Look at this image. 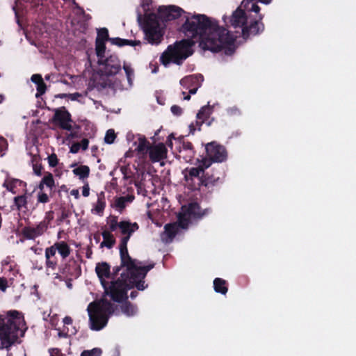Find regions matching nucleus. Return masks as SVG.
Instances as JSON below:
<instances>
[{"instance_id":"2eb2a0df","label":"nucleus","mask_w":356,"mask_h":356,"mask_svg":"<svg viewBox=\"0 0 356 356\" xmlns=\"http://www.w3.org/2000/svg\"><path fill=\"white\" fill-rule=\"evenodd\" d=\"M53 122L58 124L62 129L67 131L72 129V126L70 124L72 122L71 115L65 107L56 111L53 117Z\"/></svg>"},{"instance_id":"cd10ccee","label":"nucleus","mask_w":356,"mask_h":356,"mask_svg":"<svg viewBox=\"0 0 356 356\" xmlns=\"http://www.w3.org/2000/svg\"><path fill=\"white\" fill-rule=\"evenodd\" d=\"M213 289L216 293L225 295L228 291V286L226 280L216 277L213 280Z\"/></svg>"},{"instance_id":"13d9d810","label":"nucleus","mask_w":356,"mask_h":356,"mask_svg":"<svg viewBox=\"0 0 356 356\" xmlns=\"http://www.w3.org/2000/svg\"><path fill=\"white\" fill-rule=\"evenodd\" d=\"M50 356H64L61 350L57 348H52L49 349Z\"/></svg>"},{"instance_id":"0e129e2a","label":"nucleus","mask_w":356,"mask_h":356,"mask_svg":"<svg viewBox=\"0 0 356 356\" xmlns=\"http://www.w3.org/2000/svg\"><path fill=\"white\" fill-rule=\"evenodd\" d=\"M58 337L59 338H67L68 337V329L65 331V329L63 330H60L58 329Z\"/></svg>"},{"instance_id":"49530a36","label":"nucleus","mask_w":356,"mask_h":356,"mask_svg":"<svg viewBox=\"0 0 356 356\" xmlns=\"http://www.w3.org/2000/svg\"><path fill=\"white\" fill-rule=\"evenodd\" d=\"M102 353V350L99 348H95L90 350H83L81 356H96L99 355Z\"/></svg>"},{"instance_id":"c03bdc74","label":"nucleus","mask_w":356,"mask_h":356,"mask_svg":"<svg viewBox=\"0 0 356 356\" xmlns=\"http://www.w3.org/2000/svg\"><path fill=\"white\" fill-rule=\"evenodd\" d=\"M37 92L35 97L38 98L44 95L47 90V85L44 80L41 81L38 86H36Z\"/></svg>"},{"instance_id":"473e14b6","label":"nucleus","mask_w":356,"mask_h":356,"mask_svg":"<svg viewBox=\"0 0 356 356\" xmlns=\"http://www.w3.org/2000/svg\"><path fill=\"white\" fill-rule=\"evenodd\" d=\"M73 173L78 176L80 179L88 177L90 175V168L88 165H80L72 170Z\"/></svg>"},{"instance_id":"72a5a7b5","label":"nucleus","mask_w":356,"mask_h":356,"mask_svg":"<svg viewBox=\"0 0 356 356\" xmlns=\"http://www.w3.org/2000/svg\"><path fill=\"white\" fill-rule=\"evenodd\" d=\"M22 234L23 236L29 240L35 239L39 236L36 233V231L33 227L26 226L22 229Z\"/></svg>"},{"instance_id":"c9c22d12","label":"nucleus","mask_w":356,"mask_h":356,"mask_svg":"<svg viewBox=\"0 0 356 356\" xmlns=\"http://www.w3.org/2000/svg\"><path fill=\"white\" fill-rule=\"evenodd\" d=\"M95 51L98 60L102 59L105 57L106 44L104 42L95 41Z\"/></svg>"},{"instance_id":"c756f323","label":"nucleus","mask_w":356,"mask_h":356,"mask_svg":"<svg viewBox=\"0 0 356 356\" xmlns=\"http://www.w3.org/2000/svg\"><path fill=\"white\" fill-rule=\"evenodd\" d=\"M110 42H111L112 44L117 45L118 47H123L125 45L134 47L140 45L141 44L140 40H131L127 39H122L120 38H112L110 40Z\"/></svg>"},{"instance_id":"3c124183","label":"nucleus","mask_w":356,"mask_h":356,"mask_svg":"<svg viewBox=\"0 0 356 356\" xmlns=\"http://www.w3.org/2000/svg\"><path fill=\"white\" fill-rule=\"evenodd\" d=\"M48 163L50 167H56L58 163V159L56 154L53 153L48 156Z\"/></svg>"},{"instance_id":"f3484780","label":"nucleus","mask_w":356,"mask_h":356,"mask_svg":"<svg viewBox=\"0 0 356 356\" xmlns=\"http://www.w3.org/2000/svg\"><path fill=\"white\" fill-rule=\"evenodd\" d=\"M195 155L194 147L190 141L183 140L179 149L178 158L185 162H191Z\"/></svg>"},{"instance_id":"603ef678","label":"nucleus","mask_w":356,"mask_h":356,"mask_svg":"<svg viewBox=\"0 0 356 356\" xmlns=\"http://www.w3.org/2000/svg\"><path fill=\"white\" fill-rule=\"evenodd\" d=\"M79 15L82 17L85 25V29H86L87 22L92 19L91 15L90 14L86 13L83 8L79 11Z\"/></svg>"},{"instance_id":"a19ab883","label":"nucleus","mask_w":356,"mask_h":356,"mask_svg":"<svg viewBox=\"0 0 356 356\" xmlns=\"http://www.w3.org/2000/svg\"><path fill=\"white\" fill-rule=\"evenodd\" d=\"M58 265V259L56 257H50L45 259V267L47 269L55 270Z\"/></svg>"},{"instance_id":"864d4df0","label":"nucleus","mask_w":356,"mask_h":356,"mask_svg":"<svg viewBox=\"0 0 356 356\" xmlns=\"http://www.w3.org/2000/svg\"><path fill=\"white\" fill-rule=\"evenodd\" d=\"M8 286V280L4 277H0V290L5 292Z\"/></svg>"},{"instance_id":"4c0bfd02","label":"nucleus","mask_w":356,"mask_h":356,"mask_svg":"<svg viewBox=\"0 0 356 356\" xmlns=\"http://www.w3.org/2000/svg\"><path fill=\"white\" fill-rule=\"evenodd\" d=\"M72 212L69 209L65 207L62 208L60 216L57 218L58 225L63 221H66L67 224H70V221L67 220V218H70Z\"/></svg>"},{"instance_id":"9d476101","label":"nucleus","mask_w":356,"mask_h":356,"mask_svg":"<svg viewBox=\"0 0 356 356\" xmlns=\"http://www.w3.org/2000/svg\"><path fill=\"white\" fill-rule=\"evenodd\" d=\"M185 11L179 6H162L158 8V17L162 21L168 22L180 17Z\"/></svg>"},{"instance_id":"680f3d73","label":"nucleus","mask_w":356,"mask_h":356,"mask_svg":"<svg viewBox=\"0 0 356 356\" xmlns=\"http://www.w3.org/2000/svg\"><path fill=\"white\" fill-rule=\"evenodd\" d=\"M79 143L81 144V148L82 150L85 151L88 148L89 140L88 138L82 139Z\"/></svg>"},{"instance_id":"09e8293b","label":"nucleus","mask_w":356,"mask_h":356,"mask_svg":"<svg viewBox=\"0 0 356 356\" xmlns=\"http://www.w3.org/2000/svg\"><path fill=\"white\" fill-rule=\"evenodd\" d=\"M120 222H118L117 216H112L109 222V228L111 232L116 230L118 227L120 228Z\"/></svg>"},{"instance_id":"7ed1b4c3","label":"nucleus","mask_w":356,"mask_h":356,"mask_svg":"<svg viewBox=\"0 0 356 356\" xmlns=\"http://www.w3.org/2000/svg\"><path fill=\"white\" fill-rule=\"evenodd\" d=\"M27 330L22 314L10 310L0 314V350L9 351L13 346L21 343Z\"/></svg>"},{"instance_id":"20e7f679","label":"nucleus","mask_w":356,"mask_h":356,"mask_svg":"<svg viewBox=\"0 0 356 356\" xmlns=\"http://www.w3.org/2000/svg\"><path fill=\"white\" fill-rule=\"evenodd\" d=\"M117 309V305L104 298L99 301L90 302L87 308L90 328L95 331L103 329L107 325L110 316L115 314Z\"/></svg>"},{"instance_id":"aec40b11","label":"nucleus","mask_w":356,"mask_h":356,"mask_svg":"<svg viewBox=\"0 0 356 356\" xmlns=\"http://www.w3.org/2000/svg\"><path fill=\"white\" fill-rule=\"evenodd\" d=\"M222 179L219 176H216L214 174H211L209 172L204 171L202 186H205L209 190H213V188L221 184Z\"/></svg>"},{"instance_id":"a878e982","label":"nucleus","mask_w":356,"mask_h":356,"mask_svg":"<svg viewBox=\"0 0 356 356\" xmlns=\"http://www.w3.org/2000/svg\"><path fill=\"white\" fill-rule=\"evenodd\" d=\"M118 302L122 303V305H121V310L122 313L124 314L126 316H131L136 314V306L134 305L129 301H128V298H124L120 302Z\"/></svg>"},{"instance_id":"774afa93","label":"nucleus","mask_w":356,"mask_h":356,"mask_svg":"<svg viewBox=\"0 0 356 356\" xmlns=\"http://www.w3.org/2000/svg\"><path fill=\"white\" fill-rule=\"evenodd\" d=\"M70 194L74 196L76 199H79L80 195H79V190L78 189H73L70 191Z\"/></svg>"},{"instance_id":"6ab92c4d","label":"nucleus","mask_w":356,"mask_h":356,"mask_svg":"<svg viewBox=\"0 0 356 356\" xmlns=\"http://www.w3.org/2000/svg\"><path fill=\"white\" fill-rule=\"evenodd\" d=\"M29 197H31V194L26 193V189L24 194L15 196L13 198V204L11 206L12 209L19 211L26 210Z\"/></svg>"},{"instance_id":"bf43d9fd","label":"nucleus","mask_w":356,"mask_h":356,"mask_svg":"<svg viewBox=\"0 0 356 356\" xmlns=\"http://www.w3.org/2000/svg\"><path fill=\"white\" fill-rule=\"evenodd\" d=\"M81 149V144L79 143H74L70 147V152L73 154L77 153Z\"/></svg>"},{"instance_id":"b1692460","label":"nucleus","mask_w":356,"mask_h":356,"mask_svg":"<svg viewBox=\"0 0 356 356\" xmlns=\"http://www.w3.org/2000/svg\"><path fill=\"white\" fill-rule=\"evenodd\" d=\"M26 187V183L18 179H7L3 184V187L6 188L7 191L11 192L13 194H16L17 191L15 188L17 187Z\"/></svg>"},{"instance_id":"0eeeda50","label":"nucleus","mask_w":356,"mask_h":356,"mask_svg":"<svg viewBox=\"0 0 356 356\" xmlns=\"http://www.w3.org/2000/svg\"><path fill=\"white\" fill-rule=\"evenodd\" d=\"M143 29L145 39L149 43L158 44L161 42L163 33L155 16L149 15L145 17Z\"/></svg>"},{"instance_id":"a18cd8bd","label":"nucleus","mask_w":356,"mask_h":356,"mask_svg":"<svg viewBox=\"0 0 356 356\" xmlns=\"http://www.w3.org/2000/svg\"><path fill=\"white\" fill-rule=\"evenodd\" d=\"M36 233L40 236L44 234V232L47 229L48 225L47 222L41 221L36 227H34Z\"/></svg>"},{"instance_id":"f8f14e48","label":"nucleus","mask_w":356,"mask_h":356,"mask_svg":"<svg viewBox=\"0 0 356 356\" xmlns=\"http://www.w3.org/2000/svg\"><path fill=\"white\" fill-rule=\"evenodd\" d=\"M59 272L70 280L76 279L81 275V265L78 261L70 259L59 267Z\"/></svg>"},{"instance_id":"f257e3e1","label":"nucleus","mask_w":356,"mask_h":356,"mask_svg":"<svg viewBox=\"0 0 356 356\" xmlns=\"http://www.w3.org/2000/svg\"><path fill=\"white\" fill-rule=\"evenodd\" d=\"M185 22L181 27L186 36L191 38L177 41L169 45L160 57L161 63L167 67L170 63L180 65L193 54L192 47L196 42L204 50L219 52L226 45H232L234 38L225 28L204 15L184 16Z\"/></svg>"},{"instance_id":"2f4dec72","label":"nucleus","mask_w":356,"mask_h":356,"mask_svg":"<svg viewBox=\"0 0 356 356\" xmlns=\"http://www.w3.org/2000/svg\"><path fill=\"white\" fill-rule=\"evenodd\" d=\"M31 156L34 174L36 175L37 176H41L43 167L40 163L41 159L40 155L38 154H31Z\"/></svg>"},{"instance_id":"f704fd0d","label":"nucleus","mask_w":356,"mask_h":356,"mask_svg":"<svg viewBox=\"0 0 356 356\" xmlns=\"http://www.w3.org/2000/svg\"><path fill=\"white\" fill-rule=\"evenodd\" d=\"M152 145H151L149 141L145 138H140L138 145L137 147V150L139 153L143 154H147L149 152V147H150Z\"/></svg>"},{"instance_id":"1a4fd4ad","label":"nucleus","mask_w":356,"mask_h":356,"mask_svg":"<svg viewBox=\"0 0 356 356\" xmlns=\"http://www.w3.org/2000/svg\"><path fill=\"white\" fill-rule=\"evenodd\" d=\"M97 63L102 66L101 71L102 74L107 76H114L121 70L120 60L115 54L98 60Z\"/></svg>"},{"instance_id":"052dcab7","label":"nucleus","mask_w":356,"mask_h":356,"mask_svg":"<svg viewBox=\"0 0 356 356\" xmlns=\"http://www.w3.org/2000/svg\"><path fill=\"white\" fill-rule=\"evenodd\" d=\"M82 195L84 197H88L90 195V187L89 184L86 183L82 188Z\"/></svg>"},{"instance_id":"4be33fe9","label":"nucleus","mask_w":356,"mask_h":356,"mask_svg":"<svg viewBox=\"0 0 356 356\" xmlns=\"http://www.w3.org/2000/svg\"><path fill=\"white\" fill-rule=\"evenodd\" d=\"M213 112V107L209 105L202 106L197 113L196 124L198 126V130L201 129L203 123L207 122L211 114Z\"/></svg>"},{"instance_id":"ddd939ff","label":"nucleus","mask_w":356,"mask_h":356,"mask_svg":"<svg viewBox=\"0 0 356 356\" xmlns=\"http://www.w3.org/2000/svg\"><path fill=\"white\" fill-rule=\"evenodd\" d=\"M264 18L262 14H259L257 19L250 21V24H247L242 29L243 38L247 40L251 35H257L262 33L264 30V24L261 22Z\"/></svg>"},{"instance_id":"79ce46f5","label":"nucleus","mask_w":356,"mask_h":356,"mask_svg":"<svg viewBox=\"0 0 356 356\" xmlns=\"http://www.w3.org/2000/svg\"><path fill=\"white\" fill-rule=\"evenodd\" d=\"M126 201H127L126 197L122 196L120 197H117L115 199V203H114L115 207L116 209H119L120 211H122L126 207Z\"/></svg>"},{"instance_id":"ea45409f","label":"nucleus","mask_w":356,"mask_h":356,"mask_svg":"<svg viewBox=\"0 0 356 356\" xmlns=\"http://www.w3.org/2000/svg\"><path fill=\"white\" fill-rule=\"evenodd\" d=\"M123 69L129 85H132V78L134 76V71L130 65L124 64Z\"/></svg>"},{"instance_id":"5701e85b","label":"nucleus","mask_w":356,"mask_h":356,"mask_svg":"<svg viewBox=\"0 0 356 356\" xmlns=\"http://www.w3.org/2000/svg\"><path fill=\"white\" fill-rule=\"evenodd\" d=\"M106 203L105 193L104 191H102L97 194V200L91 210L92 213H96L99 216H102L104 214V209L106 208Z\"/></svg>"},{"instance_id":"e2e57ef3","label":"nucleus","mask_w":356,"mask_h":356,"mask_svg":"<svg viewBox=\"0 0 356 356\" xmlns=\"http://www.w3.org/2000/svg\"><path fill=\"white\" fill-rule=\"evenodd\" d=\"M261 8L257 4V3H252L251 5V8H250V11L254 12L255 13H257L259 15V11Z\"/></svg>"},{"instance_id":"bb28decb","label":"nucleus","mask_w":356,"mask_h":356,"mask_svg":"<svg viewBox=\"0 0 356 356\" xmlns=\"http://www.w3.org/2000/svg\"><path fill=\"white\" fill-rule=\"evenodd\" d=\"M54 246L63 259H66L70 254L72 250L65 241H58L54 243Z\"/></svg>"},{"instance_id":"58836bf2","label":"nucleus","mask_w":356,"mask_h":356,"mask_svg":"<svg viewBox=\"0 0 356 356\" xmlns=\"http://www.w3.org/2000/svg\"><path fill=\"white\" fill-rule=\"evenodd\" d=\"M42 179V183L45 184V185L51 190L55 186L54 179L51 172H47Z\"/></svg>"},{"instance_id":"a211bd4d","label":"nucleus","mask_w":356,"mask_h":356,"mask_svg":"<svg viewBox=\"0 0 356 356\" xmlns=\"http://www.w3.org/2000/svg\"><path fill=\"white\" fill-rule=\"evenodd\" d=\"M231 25L234 28H242L248 23L245 12L238 8L232 14L230 19Z\"/></svg>"},{"instance_id":"393cba45","label":"nucleus","mask_w":356,"mask_h":356,"mask_svg":"<svg viewBox=\"0 0 356 356\" xmlns=\"http://www.w3.org/2000/svg\"><path fill=\"white\" fill-rule=\"evenodd\" d=\"M164 229L163 235H165L167 237L165 239L166 242L172 241L179 231V228L175 222L166 224Z\"/></svg>"},{"instance_id":"c85d7f7f","label":"nucleus","mask_w":356,"mask_h":356,"mask_svg":"<svg viewBox=\"0 0 356 356\" xmlns=\"http://www.w3.org/2000/svg\"><path fill=\"white\" fill-rule=\"evenodd\" d=\"M103 237V241L100 244V247H106L111 249L115 244V238L114 236L108 231L105 230L102 233Z\"/></svg>"},{"instance_id":"9b49d317","label":"nucleus","mask_w":356,"mask_h":356,"mask_svg":"<svg viewBox=\"0 0 356 356\" xmlns=\"http://www.w3.org/2000/svg\"><path fill=\"white\" fill-rule=\"evenodd\" d=\"M95 272L104 289V294L110 297V293L108 292L110 282L106 281V279H111L112 277L111 266L105 261L99 262L96 264Z\"/></svg>"},{"instance_id":"4d7b16f0","label":"nucleus","mask_w":356,"mask_h":356,"mask_svg":"<svg viewBox=\"0 0 356 356\" xmlns=\"http://www.w3.org/2000/svg\"><path fill=\"white\" fill-rule=\"evenodd\" d=\"M31 80L33 83H34L36 86L39 84L41 81H43L42 75L40 74H34L31 76Z\"/></svg>"},{"instance_id":"338daca9","label":"nucleus","mask_w":356,"mask_h":356,"mask_svg":"<svg viewBox=\"0 0 356 356\" xmlns=\"http://www.w3.org/2000/svg\"><path fill=\"white\" fill-rule=\"evenodd\" d=\"M63 322L65 325H71L72 323V318L70 316H65Z\"/></svg>"},{"instance_id":"dca6fc26","label":"nucleus","mask_w":356,"mask_h":356,"mask_svg":"<svg viewBox=\"0 0 356 356\" xmlns=\"http://www.w3.org/2000/svg\"><path fill=\"white\" fill-rule=\"evenodd\" d=\"M148 149L149 159L152 163L159 162L167 157L168 149L163 143L152 145Z\"/></svg>"},{"instance_id":"37998d69","label":"nucleus","mask_w":356,"mask_h":356,"mask_svg":"<svg viewBox=\"0 0 356 356\" xmlns=\"http://www.w3.org/2000/svg\"><path fill=\"white\" fill-rule=\"evenodd\" d=\"M116 138V135L113 129H108L105 135L104 141L107 144H112Z\"/></svg>"},{"instance_id":"e433bc0d","label":"nucleus","mask_w":356,"mask_h":356,"mask_svg":"<svg viewBox=\"0 0 356 356\" xmlns=\"http://www.w3.org/2000/svg\"><path fill=\"white\" fill-rule=\"evenodd\" d=\"M111 38H109L108 31L106 28H100L97 29V35L95 41H103L106 42V41H110Z\"/></svg>"},{"instance_id":"6e6d98bb","label":"nucleus","mask_w":356,"mask_h":356,"mask_svg":"<svg viewBox=\"0 0 356 356\" xmlns=\"http://www.w3.org/2000/svg\"><path fill=\"white\" fill-rule=\"evenodd\" d=\"M170 110H171V112L175 115H177V116L181 115L183 113L182 108L179 106H177V105L172 106Z\"/></svg>"},{"instance_id":"4468645a","label":"nucleus","mask_w":356,"mask_h":356,"mask_svg":"<svg viewBox=\"0 0 356 356\" xmlns=\"http://www.w3.org/2000/svg\"><path fill=\"white\" fill-rule=\"evenodd\" d=\"M203 81L204 76L201 74H196L184 77L181 79L180 84L188 89L190 94H195Z\"/></svg>"},{"instance_id":"6e6552de","label":"nucleus","mask_w":356,"mask_h":356,"mask_svg":"<svg viewBox=\"0 0 356 356\" xmlns=\"http://www.w3.org/2000/svg\"><path fill=\"white\" fill-rule=\"evenodd\" d=\"M139 229V225L137 222H131L128 220L120 221V232L124 236L121 238L119 249L121 252L122 257L126 254L128 257L127 243L130 237Z\"/></svg>"},{"instance_id":"69168bd1","label":"nucleus","mask_w":356,"mask_h":356,"mask_svg":"<svg viewBox=\"0 0 356 356\" xmlns=\"http://www.w3.org/2000/svg\"><path fill=\"white\" fill-rule=\"evenodd\" d=\"M81 96V94L79 92H75L73 94H68V97L72 101L77 100L78 97H79Z\"/></svg>"},{"instance_id":"de8ad7c7","label":"nucleus","mask_w":356,"mask_h":356,"mask_svg":"<svg viewBox=\"0 0 356 356\" xmlns=\"http://www.w3.org/2000/svg\"><path fill=\"white\" fill-rule=\"evenodd\" d=\"M56 251H57V250L56 249L54 244L50 247L47 248L45 249V252H44L45 259L50 258V257H56Z\"/></svg>"},{"instance_id":"412c9836","label":"nucleus","mask_w":356,"mask_h":356,"mask_svg":"<svg viewBox=\"0 0 356 356\" xmlns=\"http://www.w3.org/2000/svg\"><path fill=\"white\" fill-rule=\"evenodd\" d=\"M181 210L185 211L191 218H202L205 213L202 211L200 204L197 202H191L187 206L181 207Z\"/></svg>"},{"instance_id":"423d86ee","label":"nucleus","mask_w":356,"mask_h":356,"mask_svg":"<svg viewBox=\"0 0 356 356\" xmlns=\"http://www.w3.org/2000/svg\"><path fill=\"white\" fill-rule=\"evenodd\" d=\"M208 168H204L203 162L200 161L197 167L186 168L183 170L186 186L191 191L200 190L202 186L204 171Z\"/></svg>"},{"instance_id":"8fccbe9b","label":"nucleus","mask_w":356,"mask_h":356,"mask_svg":"<svg viewBox=\"0 0 356 356\" xmlns=\"http://www.w3.org/2000/svg\"><path fill=\"white\" fill-rule=\"evenodd\" d=\"M37 201L38 203L45 204L49 202V197L47 193L40 191L37 195Z\"/></svg>"},{"instance_id":"39448f33","label":"nucleus","mask_w":356,"mask_h":356,"mask_svg":"<svg viewBox=\"0 0 356 356\" xmlns=\"http://www.w3.org/2000/svg\"><path fill=\"white\" fill-rule=\"evenodd\" d=\"M206 156L202 159L204 168H209L213 163H222L227 159L226 148L216 141L205 145Z\"/></svg>"},{"instance_id":"f03ea898","label":"nucleus","mask_w":356,"mask_h":356,"mask_svg":"<svg viewBox=\"0 0 356 356\" xmlns=\"http://www.w3.org/2000/svg\"><path fill=\"white\" fill-rule=\"evenodd\" d=\"M120 265L113 267L111 273L108 292L110 298L114 302H120L123 298H127V291L136 288L138 291H144L148 287L145 278L147 273L152 270L154 263L143 265V262L132 259L128 253V257H122L120 251Z\"/></svg>"},{"instance_id":"7c9ffc66","label":"nucleus","mask_w":356,"mask_h":356,"mask_svg":"<svg viewBox=\"0 0 356 356\" xmlns=\"http://www.w3.org/2000/svg\"><path fill=\"white\" fill-rule=\"evenodd\" d=\"M191 217L185 211L181 210L177 215V220L175 223L180 229H186L190 223Z\"/></svg>"},{"instance_id":"5fc2aeb1","label":"nucleus","mask_w":356,"mask_h":356,"mask_svg":"<svg viewBox=\"0 0 356 356\" xmlns=\"http://www.w3.org/2000/svg\"><path fill=\"white\" fill-rule=\"evenodd\" d=\"M54 219V211L52 210L46 212L45 216L42 222H47V225L51 222V221Z\"/></svg>"}]
</instances>
